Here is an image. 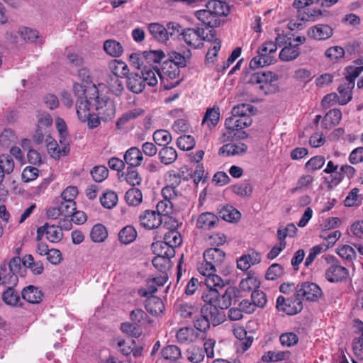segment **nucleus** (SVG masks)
<instances>
[{
  "mask_svg": "<svg viewBox=\"0 0 363 363\" xmlns=\"http://www.w3.org/2000/svg\"><path fill=\"white\" fill-rule=\"evenodd\" d=\"M203 260L197 266L198 272L203 277L216 275V268L220 267L225 259V253L220 249L211 247L203 253Z\"/></svg>",
  "mask_w": 363,
  "mask_h": 363,
  "instance_id": "1",
  "label": "nucleus"
},
{
  "mask_svg": "<svg viewBox=\"0 0 363 363\" xmlns=\"http://www.w3.org/2000/svg\"><path fill=\"white\" fill-rule=\"evenodd\" d=\"M278 76L272 72H257L250 74L248 83L257 85L260 94L267 95L279 90Z\"/></svg>",
  "mask_w": 363,
  "mask_h": 363,
  "instance_id": "2",
  "label": "nucleus"
},
{
  "mask_svg": "<svg viewBox=\"0 0 363 363\" xmlns=\"http://www.w3.org/2000/svg\"><path fill=\"white\" fill-rule=\"evenodd\" d=\"M323 258L328 264L324 277L330 283L346 282L350 277L348 269L341 265L340 262L333 255H325Z\"/></svg>",
  "mask_w": 363,
  "mask_h": 363,
  "instance_id": "3",
  "label": "nucleus"
},
{
  "mask_svg": "<svg viewBox=\"0 0 363 363\" xmlns=\"http://www.w3.org/2000/svg\"><path fill=\"white\" fill-rule=\"evenodd\" d=\"M90 94L93 95V107L97 111V114L104 121L113 118L116 113V108L112 100L106 96H99L96 86L89 89Z\"/></svg>",
  "mask_w": 363,
  "mask_h": 363,
  "instance_id": "4",
  "label": "nucleus"
},
{
  "mask_svg": "<svg viewBox=\"0 0 363 363\" xmlns=\"http://www.w3.org/2000/svg\"><path fill=\"white\" fill-rule=\"evenodd\" d=\"M204 277L203 282L206 289L203 291L201 298L207 305H215L220 295L219 290H222L224 286V281L218 275Z\"/></svg>",
  "mask_w": 363,
  "mask_h": 363,
  "instance_id": "5",
  "label": "nucleus"
},
{
  "mask_svg": "<svg viewBox=\"0 0 363 363\" xmlns=\"http://www.w3.org/2000/svg\"><path fill=\"white\" fill-rule=\"evenodd\" d=\"M182 39L190 47L194 48H199L203 40L211 41L215 37V30H211L209 34L204 35L203 28H188L182 30Z\"/></svg>",
  "mask_w": 363,
  "mask_h": 363,
  "instance_id": "6",
  "label": "nucleus"
},
{
  "mask_svg": "<svg viewBox=\"0 0 363 363\" xmlns=\"http://www.w3.org/2000/svg\"><path fill=\"white\" fill-rule=\"evenodd\" d=\"M179 74L180 69L178 66L174 62L165 60L163 62L160 72H158V77L164 89H171L179 84Z\"/></svg>",
  "mask_w": 363,
  "mask_h": 363,
  "instance_id": "7",
  "label": "nucleus"
},
{
  "mask_svg": "<svg viewBox=\"0 0 363 363\" xmlns=\"http://www.w3.org/2000/svg\"><path fill=\"white\" fill-rule=\"evenodd\" d=\"M296 297L303 302V300L307 301H317L323 296V291L320 287L313 283L306 281L298 284L296 286Z\"/></svg>",
  "mask_w": 363,
  "mask_h": 363,
  "instance_id": "8",
  "label": "nucleus"
},
{
  "mask_svg": "<svg viewBox=\"0 0 363 363\" xmlns=\"http://www.w3.org/2000/svg\"><path fill=\"white\" fill-rule=\"evenodd\" d=\"M303 302L294 293L292 297L286 298L284 296H279L277 299V308L287 315H293L298 313L303 309Z\"/></svg>",
  "mask_w": 363,
  "mask_h": 363,
  "instance_id": "9",
  "label": "nucleus"
},
{
  "mask_svg": "<svg viewBox=\"0 0 363 363\" xmlns=\"http://www.w3.org/2000/svg\"><path fill=\"white\" fill-rule=\"evenodd\" d=\"M46 235V238L51 242H57L63 237L62 228L55 225L45 223L44 225L37 229V238L41 240L43 235Z\"/></svg>",
  "mask_w": 363,
  "mask_h": 363,
  "instance_id": "10",
  "label": "nucleus"
},
{
  "mask_svg": "<svg viewBox=\"0 0 363 363\" xmlns=\"http://www.w3.org/2000/svg\"><path fill=\"white\" fill-rule=\"evenodd\" d=\"M90 93L89 89L84 90V96H80L78 98L76 103V111L79 119L85 122L88 116H89L90 107H93V97L89 96L88 98V94Z\"/></svg>",
  "mask_w": 363,
  "mask_h": 363,
  "instance_id": "11",
  "label": "nucleus"
},
{
  "mask_svg": "<svg viewBox=\"0 0 363 363\" xmlns=\"http://www.w3.org/2000/svg\"><path fill=\"white\" fill-rule=\"evenodd\" d=\"M61 147L57 143L56 140L49 137L47 141V147L49 154L55 159H60L62 156H66L69 153V141L62 142V139H59Z\"/></svg>",
  "mask_w": 363,
  "mask_h": 363,
  "instance_id": "12",
  "label": "nucleus"
},
{
  "mask_svg": "<svg viewBox=\"0 0 363 363\" xmlns=\"http://www.w3.org/2000/svg\"><path fill=\"white\" fill-rule=\"evenodd\" d=\"M140 225L146 229H155L162 224V217L155 211L145 210L139 216Z\"/></svg>",
  "mask_w": 363,
  "mask_h": 363,
  "instance_id": "13",
  "label": "nucleus"
},
{
  "mask_svg": "<svg viewBox=\"0 0 363 363\" xmlns=\"http://www.w3.org/2000/svg\"><path fill=\"white\" fill-rule=\"evenodd\" d=\"M219 218L211 212L201 213L196 220V227L201 230H211L218 226Z\"/></svg>",
  "mask_w": 363,
  "mask_h": 363,
  "instance_id": "14",
  "label": "nucleus"
},
{
  "mask_svg": "<svg viewBox=\"0 0 363 363\" xmlns=\"http://www.w3.org/2000/svg\"><path fill=\"white\" fill-rule=\"evenodd\" d=\"M222 310L216 304L206 305L202 308L201 313L205 314L213 325H218L225 319V315Z\"/></svg>",
  "mask_w": 363,
  "mask_h": 363,
  "instance_id": "15",
  "label": "nucleus"
},
{
  "mask_svg": "<svg viewBox=\"0 0 363 363\" xmlns=\"http://www.w3.org/2000/svg\"><path fill=\"white\" fill-rule=\"evenodd\" d=\"M262 260L261 254L257 251L242 255L237 259V267L242 271H247L251 266L259 264Z\"/></svg>",
  "mask_w": 363,
  "mask_h": 363,
  "instance_id": "16",
  "label": "nucleus"
},
{
  "mask_svg": "<svg viewBox=\"0 0 363 363\" xmlns=\"http://www.w3.org/2000/svg\"><path fill=\"white\" fill-rule=\"evenodd\" d=\"M333 33V29L327 24H318L309 28L308 35L309 37L318 40H324L330 38Z\"/></svg>",
  "mask_w": 363,
  "mask_h": 363,
  "instance_id": "17",
  "label": "nucleus"
},
{
  "mask_svg": "<svg viewBox=\"0 0 363 363\" xmlns=\"http://www.w3.org/2000/svg\"><path fill=\"white\" fill-rule=\"evenodd\" d=\"M195 16L199 21L207 27L213 28L219 26L220 24V19L217 18L208 8L197 11Z\"/></svg>",
  "mask_w": 363,
  "mask_h": 363,
  "instance_id": "18",
  "label": "nucleus"
},
{
  "mask_svg": "<svg viewBox=\"0 0 363 363\" xmlns=\"http://www.w3.org/2000/svg\"><path fill=\"white\" fill-rule=\"evenodd\" d=\"M123 159L125 163L131 168L140 166L143 161V156L139 148L132 147L125 152Z\"/></svg>",
  "mask_w": 363,
  "mask_h": 363,
  "instance_id": "19",
  "label": "nucleus"
},
{
  "mask_svg": "<svg viewBox=\"0 0 363 363\" xmlns=\"http://www.w3.org/2000/svg\"><path fill=\"white\" fill-rule=\"evenodd\" d=\"M247 150V146L243 143H228L223 145L218 151L219 155L235 156L244 155Z\"/></svg>",
  "mask_w": 363,
  "mask_h": 363,
  "instance_id": "20",
  "label": "nucleus"
},
{
  "mask_svg": "<svg viewBox=\"0 0 363 363\" xmlns=\"http://www.w3.org/2000/svg\"><path fill=\"white\" fill-rule=\"evenodd\" d=\"M174 309L177 314L184 319L191 318L199 313V308L196 305L186 302L176 303Z\"/></svg>",
  "mask_w": 363,
  "mask_h": 363,
  "instance_id": "21",
  "label": "nucleus"
},
{
  "mask_svg": "<svg viewBox=\"0 0 363 363\" xmlns=\"http://www.w3.org/2000/svg\"><path fill=\"white\" fill-rule=\"evenodd\" d=\"M147 29L155 40L160 43H166L169 40V33L163 25L159 23H151L148 25Z\"/></svg>",
  "mask_w": 363,
  "mask_h": 363,
  "instance_id": "22",
  "label": "nucleus"
},
{
  "mask_svg": "<svg viewBox=\"0 0 363 363\" xmlns=\"http://www.w3.org/2000/svg\"><path fill=\"white\" fill-rule=\"evenodd\" d=\"M206 8L220 19L222 16H226L230 12V7L225 1L220 0H211L206 4Z\"/></svg>",
  "mask_w": 363,
  "mask_h": 363,
  "instance_id": "23",
  "label": "nucleus"
},
{
  "mask_svg": "<svg viewBox=\"0 0 363 363\" xmlns=\"http://www.w3.org/2000/svg\"><path fill=\"white\" fill-rule=\"evenodd\" d=\"M237 295V291L234 287H228L223 293L220 292V295L218 298L216 305L220 309H227L231 304L234 298Z\"/></svg>",
  "mask_w": 363,
  "mask_h": 363,
  "instance_id": "24",
  "label": "nucleus"
},
{
  "mask_svg": "<svg viewBox=\"0 0 363 363\" xmlns=\"http://www.w3.org/2000/svg\"><path fill=\"white\" fill-rule=\"evenodd\" d=\"M23 298L30 303H39L43 296V292L36 286L33 285L25 287L22 291Z\"/></svg>",
  "mask_w": 363,
  "mask_h": 363,
  "instance_id": "25",
  "label": "nucleus"
},
{
  "mask_svg": "<svg viewBox=\"0 0 363 363\" xmlns=\"http://www.w3.org/2000/svg\"><path fill=\"white\" fill-rule=\"evenodd\" d=\"M147 299L145 301L146 310L152 315H159L164 310V305L162 299L152 294H148L146 296Z\"/></svg>",
  "mask_w": 363,
  "mask_h": 363,
  "instance_id": "26",
  "label": "nucleus"
},
{
  "mask_svg": "<svg viewBox=\"0 0 363 363\" xmlns=\"http://www.w3.org/2000/svg\"><path fill=\"white\" fill-rule=\"evenodd\" d=\"M167 280V277L166 275H160L152 279H150L147 282V289H141L138 291V294L141 296H147L148 294H152L157 291V286H163Z\"/></svg>",
  "mask_w": 363,
  "mask_h": 363,
  "instance_id": "27",
  "label": "nucleus"
},
{
  "mask_svg": "<svg viewBox=\"0 0 363 363\" xmlns=\"http://www.w3.org/2000/svg\"><path fill=\"white\" fill-rule=\"evenodd\" d=\"M127 87L135 94L141 93L145 87V84L139 73H131L128 76Z\"/></svg>",
  "mask_w": 363,
  "mask_h": 363,
  "instance_id": "28",
  "label": "nucleus"
},
{
  "mask_svg": "<svg viewBox=\"0 0 363 363\" xmlns=\"http://www.w3.org/2000/svg\"><path fill=\"white\" fill-rule=\"evenodd\" d=\"M276 52L277 44L272 40L263 43L257 51V54H260L265 59H269L273 64L276 62Z\"/></svg>",
  "mask_w": 363,
  "mask_h": 363,
  "instance_id": "29",
  "label": "nucleus"
},
{
  "mask_svg": "<svg viewBox=\"0 0 363 363\" xmlns=\"http://www.w3.org/2000/svg\"><path fill=\"white\" fill-rule=\"evenodd\" d=\"M158 72H160V70L145 65L143 67L140 75L145 84L155 86L158 83Z\"/></svg>",
  "mask_w": 363,
  "mask_h": 363,
  "instance_id": "30",
  "label": "nucleus"
},
{
  "mask_svg": "<svg viewBox=\"0 0 363 363\" xmlns=\"http://www.w3.org/2000/svg\"><path fill=\"white\" fill-rule=\"evenodd\" d=\"M15 164L11 155L2 154L0 155V180H4L5 174H10L14 169Z\"/></svg>",
  "mask_w": 363,
  "mask_h": 363,
  "instance_id": "31",
  "label": "nucleus"
},
{
  "mask_svg": "<svg viewBox=\"0 0 363 363\" xmlns=\"http://www.w3.org/2000/svg\"><path fill=\"white\" fill-rule=\"evenodd\" d=\"M219 118V108L215 106L208 108L202 120V125H206L208 128L211 129L218 124Z\"/></svg>",
  "mask_w": 363,
  "mask_h": 363,
  "instance_id": "32",
  "label": "nucleus"
},
{
  "mask_svg": "<svg viewBox=\"0 0 363 363\" xmlns=\"http://www.w3.org/2000/svg\"><path fill=\"white\" fill-rule=\"evenodd\" d=\"M196 337L197 334L195 333L194 329L191 327L181 328L176 333L177 340L180 344L192 342Z\"/></svg>",
  "mask_w": 363,
  "mask_h": 363,
  "instance_id": "33",
  "label": "nucleus"
},
{
  "mask_svg": "<svg viewBox=\"0 0 363 363\" xmlns=\"http://www.w3.org/2000/svg\"><path fill=\"white\" fill-rule=\"evenodd\" d=\"M152 250L156 255H160L167 258H172L174 256L175 250L171 247L164 240L158 241L152 244Z\"/></svg>",
  "mask_w": 363,
  "mask_h": 363,
  "instance_id": "34",
  "label": "nucleus"
},
{
  "mask_svg": "<svg viewBox=\"0 0 363 363\" xmlns=\"http://www.w3.org/2000/svg\"><path fill=\"white\" fill-rule=\"evenodd\" d=\"M260 284V281L255 273L250 272L247 277L242 279L239 284V288L242 291L256 290Z\"/></svg>",
  "mask_w": 363,
  "mask_h": 363,
  "instance_id": "35",
  "label": "nucleus"
},
{
  "mask_svg": "<svg viewBox=\"0 0 363 363\" xmlns=\"http://www.w3.org/2000/svg\"><path fill=\"white\" fill-rule=\"evenodd\" d=\"M299 54L300 51L298 45H293V43H291L281 49L279 52V58L282 61L289 62L297 58Z\"/></svg>",
  "mask_w": 363,
  "mask_h": 363,
  "instance_id": "36",
  "label": "nucleus"
},
{
  "mask_svg": "<svg viewBox=\"0 0 363 363\" xmlns=\"http://www.w3.org/2000/svg\"><path fill=\"white\" fill-rule=\"evenodd\" d=\"M18 276L7 267V263H3L0 267V284L16 285Z\"/></svg>",
  "mask_w": 363,
  "mask_h": 363,
  "instance_id": "37",
  "label": "nucleus"
},
{
  "mask_svg": "<svg viewBox=\"0 0 363 363\" xmlns=\"http://www.w3.org/2000/svg\"><path fill=\"white\" fill-rule=\"evenodd\" d=\"M158 156L162 164L168 165L172 164L177 160V153L174 147L164 146L159 151Z\"/></svg>",
  "mask_w": 363,
  "mask_h": 363,
  "instance_id": "38",
  "label": "nucleus"
},
{
  "mask_svg": "<svg viewBox=\"0 0 363 363\" xmlns=\"http://www.w3.org/2000/svg\"><path fill=\"white\" fill-rule=\"evenodd\" d=\"M342 119V112L340 109L334 108L329 111L324 117L322 125L325 128L335 126L340 122Z\"/></svg>",
  "mask_w": 363,
  "mask_h": 363,
  "instance_id": "39",
  "label": "nucleus"
},
{
  "mask_svg": "<svg viewBox=\"0 0 363 363\" xmlns=\"http://www.w3.org/2000/svg\"><path fill=\"white\" fill-rule=\"evenodd\" d=\"M109 70L118 77L128 76L129 69L128 65L121 60H113L108 63Z\"/></svg>",
  "mask_w": 363,
  "mask_h": 363,
  "instance_id": "40",
  "label": "nucleus"
},
{
  "mask_svg": "<svg viewBox=\"0 0 363 363\" xmlns=\"http://www.w3.org/2000/svg\"><path fill=\"white\" fill-rule=\"evenodd\" d=\"M22 262L23 266L29 268L34 274L40 275L43 272L44 267L42 262H35L31 255H26L22 258Z\"/></svg>",
  "mask_w": 363,
  "mask_h": 363,
  "instance_id": "41",
  "label": "nucleus"
},
{
  "mask_svg": "<svg viewBox=\"0 0 363 363\" xmlns=\"http://www.w3.org/2000/svg\"><path fill=\"white\" fill-rule=\"evenodd\" d=\"M304 6L298 9V16L301 21H315L322 16V12L318 9H309Z\"/></svg>",
  "mask_w": 363,
  "mask_h": 363,
  "instance_id": "42",
  "label": "nucleus"
},
{
  "mask_svg": "<svg viewBox=\"0 0 363 363\" xmlns=\"http://www.w3.org/2000/svg\"><path fill=\"white\" fill-rule=\"evenodd\" d=\"M2 300L4 302L11 306H17L21 305V298L19 294L11 286L4 291L2 294Z\"/></svg>",
  "mask_w": 363,
  "mask_h": 363,
  "instance_id": "43",
  "label": "nucleus"
},
{
  "mask_svg": "<svg viewBox=\"0 0 363 363\" xmlns=\"http://www.w3.org/2000/svg\"><path fill=\"white\" fill-rule=\"evenodd\" d=\"M341 172H337L332 176L331 184L337 185L340 184L343 179V174L347 176L349 179L352 178L355 174V169L348 164L342 165L340 167Z\"/></svg>",
  "mask_w": 363,
  "mask_h": 363,
  "instance_id": "44",
  "label": "nucleus"
},
{
  "mask_svg": "<svg viewBox=\"0 0 363 363\" xmlns=\"http://www.w3.org/2000/svg\"><path fill=\"white\" fill-rule=\"evenodd\" d=\"M137 238V231L131 225L124 227L118 233V239L123 244H129L133 242Z\"/></svg>",
  "mask_w": 363,
  "mask_h": 363,
  "instance_id": "45",
  "label": "nucleus"
},
{
  "mask_svg": "<svg viewBox=\"0 0 363 363\" xmlns=\"http://www.w3.org/2000/svg\"><path fill=\"white\" fill-rule=\"evenodd\" d=\"M125 200L129 206H137L143 201V194L138 188L128 189L125 194Z\"/></svg>",
  "mask_w": 363,
  "mask_h": 363,
  "instance_id": "46",
  "label": "nucleus"
},
{
  "mask_svg": "<svg viewBox=\"0 0 363 363\" xmlns=\"http://www.w3.org/2000/svg\"><path fill=\"white\" fill-rule=\"evenodd\" d=\"M91 239L95 242H104L108 237L106 227L102 224H96L90 233Z\"/></svg>",
  "mask_w": 363,
  "mask_h": 363,
  "instance_id": "47",
  "label": "nucleus"
},
{
  "mask_svg": "<svg viewBox=\"0 0 363 363\" xmlns=\"http://www.w3.org/2000/svg\"><path fill=\"white\" fill-rule=\"evenodd\" d=\"M161 354L164 359L171 361H176L182 356L180 348L174 345H170L163 347Z\"/></svg>",
  "mask_w": 363,
  "mask_h": 363,
  "instance_id": "48",
  "label": "nucleus"
},
{
  "mask_svg": "<svg viewBox=\"0 0 363 363\" xmlns=\"http://www.w3.org/2000/svg\"><path fill=\"white\" fill-rule=\"evenodd\" d=\"M354 87H350L349 89V84L344 82L340 84L337 91L340 94L339 96V104L345 105L352 99V91Z\"/></svg>",
  "mask_w": 363,
  "mask_h": 363,
  "instance_id": "49",
  "label": "nucleus"
},
{
  "mask_svg": "<svg viewBox=\"0 0 363 363\" xmlns=\"http://www.w3.org/2000/svg\"><path fill=\"white\" fill-rule=\"evenodd\" d=\"M234 335L240 340V347L243 350H247L251 346L253 338L252 337L247 336V332L243 328H235Z\"/></svg>",
  "mask_w": 363,
  "mask_h": 363,
  "instance_id": "50",
  "label": "nucleus"
},
{
  "mask_svg": "<svg viewBox=\"0 0 363 363\" xmlns=\"http://www.w3.org/2000/svg\"><path fill=\"white\" fill-rule=\"evenodd\" d=\"M143 58L144 62L147 64L152 65L154 63H160L165 58V55L163 51L159 50H149L145 51L143 53Z\"/></svg>",
  "mask_w": 363,
  "mask_h": 363,
  "instance_id": "51",
  "label": "nucleus"
},
{
  "mask_svg": "<svg viewBox=\"0 0 363 363\" xmlns=\"http://www.w3.org/2000/svg\"><path fill=\"white\" fill-rule=\"evenodd\" d=\"M184 54L183 55L177 52H171L169 54V58L167 61L174 62L178 67H184L187 64V60L190 59L191 52L187 50Z\"/></svg>",
  "mask_w": 363,
  "mask_h": 363,
  "instance_id": "52",
  "label": "nucleus"
},
{
  "mask_svg": "<svg viewBox=\"0 0 363 363\" xmlns=\"http://www.w3.org/2000/svg\"><path fill=\"white\" fill-rule=\"evenodd\" d=\"M100 202L104 208L111 209L116 206L118 195L113 191H107L100 197Z\"/></svg>",
  "mask_w": 363,
  "mask_h": 363,
  "instance_id": "53",
  "label": "nucleus"
},
{
  "mask_svg": "<svg viewBox=\"0 0 363 363\" xmlns=\"http://www.w3.org/2000/svg\"><path fill=\"white\" fill-rule=\"evenodd\" d=\"M104 50L113 57L120 56L123 52V47L115 40H108L104 44Z\"/></svg>",
  "mask_w": 363,
  "mask_h": 363,
  "instance_id": "54",
  "label": "nucleus"
},
{
  "mask_svg": "<svg viewBox=\"0 0 363 363\" xmlns=\"http://www.w3.org/2000/svg\"><path fill=\"white\" fill-rule=\"evenodd\" d=\"M144 111L141 108H134L125 113L119 118L116 122V126L120 128L122 125H125L128 121L135 119L138 116L143 115Z\"/></svg>",
  "mask_w": 363,
  "mask_h": 363,
  "instance_id": "55",
  "label": "nucleus"
},
{
  "mask_svg": "<svg viewBox=\"0 0 363 363\" xmlns=\"http://www.w3.org/2000/svg\"><path fill=\"white\" fill-rule=\"evenodd\" d=\"M361 335L354 339L352 349L354 356L359 360L363 361V323L359 326Z\"/></svg>",
  "mask_w": 363,
  "mask_h": 363,
  "instance_id": "56",
  "label": "nucleus"
},
{
  "mask_svg": "<svg viewBox=\"0 0 363 363\" xmlns=\"http://www.w3.org/2000/svg\"><path fill=\"white\" fill-rule=\"evenodd\" d=\"M232 191L242 197L250 196L252 192V186L249 182L244 181L233 185L232 186Z\"/></svg>",
  "mask_w": 363,
  "mask_h": 363,
  "instance_id": "57",
  "label": "nucleus"
},
{
  "mask_svg": "<svg viewBox=\"0 0 363 363\" xmlns=\"http://www.w3.org/2000/svg\"><path fill=\"white\" fill-rule=\"evenodd\" d=\"M363 71V67L350 66L346 68L345 82L349 87H354L355 79Z\"/></svg>",
  "mask_w": 363,
  "mask_h": 363,
  "instance_id": "58",
  "label": "nucleus"
},
{
  "mask_svg": "<svg viewBox=\"0 0 363 363\" xmlns=\"http://www.w3.org/2000/svg\"><path fill=\"white\" fill-rule=\"evenodd\" d=\"M220 216L225 220L233 222L240 218V213L233 206H226L220 211Z\"/></svg>",
  "mask_w": 363,
  "mask_h": 363,
  "instance_id": "59",
  "label": "nucleus"
},
{
  "mask_svg": "<svg viewBox=\"0 0 363 363\" xmlns=\"http://www.w3.org/2000/svg\"><path fill=\"white\" fill-rule=\"evenodd\" d=\"M152 137L155 143L160 146H166V145L172 141V135L170 133L166 130H157L153 133Z\"/></svg>",
  "mask_w": 363,
  "mask_h": 363,
  "instance_id": "60",
  "label": "nucleus"
},
{
  "mask_svg": "<svg viewBox=\"0 0 363 363\" xmlns=\"http://www.w3.org/2000/svg\"><path fill=\"white\" fill-rule=\"evenodd\" d=\"M254 106L249 104H240L234 106L231 111L232 115L236 116H250L253 114Z\"/></svg>",
  "mask_w": 363,
  "mask_h": 363,
  "instance_id": "61",
  "label": "nucleus"
},
{
  "mask_svg": "<svg viewBox=\"0 0 363 363\" xmlns=\"http://www.w3.org/2000/svg\"><path fill=\"white\" fill-rule=\"evenodd\" d=\"M325 160L323 156L317 155L311 157L305 164V169L308 171L315 172L321 169Z\"/></svg>",
  "mask_w": 363,
  "mask_h": 363,
  "instance_id": "62",
  "label": "nucleus"
},
{
  "mask_svg": "<svg viewBox=\"0 0 363 363\" xmlns=\"http://www.w3.org/2000/svg\"><path fill=\"white\" fill-rule=\"evenodd\" d=\"M164 240L173 249L182 243V237L177 230H169L164 234Z\"/></svg>",
  "mask_w": 363,
  "mask_h": 363,
  "instance_id": "63",
  "label": "nucleus"
},
{
  "mask_svg": "<svg viewBox=\"0 0 363 363\" xmlns=\"http://www.w3.org/2000/svg\"><path fill=\"white\" fill-rule=\"evenodd\" d=\"M279 341L282 346L291 347L298 343V337L293 332L284 333L279 336Z\"/></svg>",
  "mask_w": 363,
  "mask_h": 363,
  "instance_id": "64",
  "label": "nucleus"
}]
</instances>
